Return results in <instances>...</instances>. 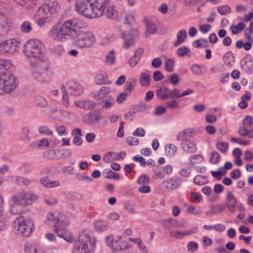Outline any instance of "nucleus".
<instances>
[{
  "instance_id": "obj_32",
  "label": "nucleus",
  "mask_w": 253,
  "mask_h": 253,
  "mask_svg": "<svg viewBox=\"0 0 253 253\" xmlns=\"http://www.w3.org/2000/svg\"><path fill=\"white\" fill-rule=\"evenodd\" d=\"M224 209V207L220 205L212 206L210 207L209 211L206 212V214L208 216L212 217L214 214H219Z\"/></svg>"
},
{
  "instance_id": "obj_6",
  "label": "nucleus",
  "mask_w": 253,
  "mask_h": 253,
  "mask_svg": "<svg viewBox=\"0 0 253 253\" xmlns=\"http://www.w3.org/2000/svg\"><path fill=\"white\" fill-rule=\"evenodd\" d=\"M38 198L37 195L33 192L22 190L12 195L11 200L16 205L25 207L31 205Z\"/></svg>"
},
{
  "instance_id": "obj_42",
  "label": "nucleus",
  "mask_w": 253,
  "mask_h": 253,
  "mask_svg": "<svg viewBox=\"0 0 253 253\" xmlns=\"http://www.w3.org/2000/svg\"><path fill=\"white\" fill-rule=\"evenodd\" d=\"M245 24L244 23L241 22L236 26L232 25L230 26V30H231L233 34L237 35L242 31L245 28Z\"/></svg>"
},
{
  "instance_id": "obj_39",
  "label": "nucleus",
  "mask_w": 253,
  "mask_h": 253,
  "mask_svg": "<svg viewBox=\"0 0 253 253\" xmlns=\"http://www.w3.org/2000/svg\"><path fill=\"white\" fill-rule=\"evenodd\" d=\"M158 98L165 100L169 98V88L168 87H165L159 88L156 92Z\"/></svg>"
},
{
  "instance_id": "obj_50",
  "label": "nucleus",
  "mask_w": 253,
  "mask_h": 253,
  "mask_svg": "<svg viewBox=\"0 0 253 253\" xmlns=\"http://www.w3.org/2000/svg\"><path fill=\"white\" fill-rule=\"evenodd\" d=\"M189 161L192 165L196 164H200L202 163L203 160V157L200 154L192 155L189 157Z\"/></svg>"
},
{
  "instance_id": "obj_48",
  "label": "nucleus",
  "mask_w": 253,
  "mask_h": 253,
  "mask_svg": "<svg viewBox=\"0 0 253 253\" xmlns=\"http://www.w3.org/2000/svg\"><path fill=\"white\" fill-rule=\"evenodd\" d=\"M193 180L194 183L198 185H203L208 182L207 177L201 175H196Z\"/></svg>"
},
{
  "instance_id": "obj_28",
  "label": "nucleus",
  "mask_w": 253,
  "mask_h": 253,
  "mask_svg": "<svg viewBox=\"0 0 253 253\" xmlns=\"http://www.w3.org/2000/svg\"><path fill=\"white\" fill-rule=\"evenodd\" d=\"M110 91V88L108 86L102 87L99 91H96L91 93L92 97L99 100L105 97Z\"/></svg>"
},
{
  "instance_id": "obj_8",
  "label": "nucleus",
  "mask_w": 253,
  "mask_h": 253,
  "mask_svg": "<svg viewBox=\"0 0 253 253\" xmlns=\"http://www.w3.org/2000/svg\"><path fill=\"white\" fill-rule=\"evenodd\" d=\"M95 42L94 35L90 32L79 31L73 40L74 45L82 49L91 47Z\"/></svg>"
},
{
  "instance_id": "obj_58",
  "label": "nucleus",
  "mask_w": 253,
  "mask_h": 253,
  "mask_svg": "<svg viewBox=\"0 0 253 253\" xmlns=\"http://www.w3.org/2000/svg\"><path fill=\"white\" fill-rule=\"evenodd\" d=\"M220 160V155L217 152L212 151L211 153L210 161L212 164H217Z\"/></svg>"
},
{
  "instance_id": "obj_24",
  "label": "nucleus",
  "mask_w": 253,
  "mask_h": 253,
  "mask_svg": "<svg viewBox=\"0 0 253 253\" xmlns=\"http://www.w3.org/2000/svg\"><path fill=\"white\" fill-rule=\"evenodd\" d=\"M11 179L12 182L21 186H28L32 183L31 179L21 175L12 176Z\"/></svg>"
},
{
  "instance_id": "obj_11",
  "label": "nucleus",
  "mask_w": 253,
  "mask_h": 253,
  "mask_svg": "<svg viewBox=\"0 0 253 253\" xmlns=\"http://www.w3.org/2000/svg\"><path fill=\"white\" fill-rule=\"evenodd\" d=\"M107 18L111 19H116L119 18V20L125 24H130L133 21V16L130 13L124 11L119 16V13L114 6H109L106 12Z\"/></svg>"
},
{
  "instance_id": "obj_4",
  "label": "nucleus",
  "mask_w": 253,
  "mask_h": 253,
  "mask_svg": "<svg viewBox=\"0 0 253 253\" xmlns=\"http://www.w3.org/2000/svg\"><path fill=\"white\" fill-rule=\"evenodd\" d=\"M44 45L42 42L37 39H30L24 45V54L29 59L43 61L44 59Z\"/></svg>"
},
{
  "instance_id": "obj_26",
  "label": "nucleus",
  "mask_w": 253,
  "mask_h": 253,
  "mask_svg": "<svg viewBox=\"0 0 253 253\" xmlns=\"http://www.w3.org/2000/svg\"><path fill=\"white\" fill-rule=\"evenodd\" d=\"M19 7L24 9H29L33 8L37 3L38 0H13Z\"/></svg>"
},
{
  "instance_id": "obj_56",
  "label": "nucleus",
  "mask_w": 253,
  "mask_h": 253,
  "mask_svg": "<svg viewBox=\"0 0 253 253\" xmlns=\"http://www.w3.org/2000/svg\"><path fill=\"white\" fill-rule=\"evenodd\" d=\"M45 202L48 205L53 206L56 204L57 201L56 198L50 195H46L44 198Z\"/></svg>"
},
{
  "instance_id": "obj_47",
  "label": "nucleus",
  "mask_w": 253,
  "mask_h": 253,
  "mask_svg": "<svg viewBox=\"0 0 253 253\" xmlns=\"http://www.w3.org/2000/svg\"><path fill=\"white\" fill-rule=\"evenodd\" d=\"M115 52L111 50L105 56V63L108 65H113L115 62Z\"/></svg>"
},
{
  "instance_id": "obj_44",
  "label": "nucleus",
  "mask_w": 253,
  "mask_h": 253,
  "mask_svg": "<svg viewBox=\"0 0 253 253\" xmlns=\"http://www.w3.org/2000/svg\"><path fill=\"white\" fill-rule=\"evenodd\" d=\"M21 30L24 33H30L33 30L32 23L28 21H24L21 25Z\"/></svg>"
},
{
  "instance_id": "obj_52",
  "label": "nucleus",
  "mask_w": 253,
  "mask_h": 253,
  "mask_svg": "<svg viewBox=\"0 0 253 253\" xmlns=\"http://www.w3.org/2000/svg\"><path fill=\"white\" fill-rule=\"evenodd\" d=\"M39 132L41 134L52 136L53 134L52 131L50 130L46 126H41L38 128Z\"/></svg>"
},
{
  "instance_id": "obj_3",
  "label": "nucleus",
  "mask_w": 253,
  "mask_h": 253,
  "mask_svg": "<svg viewBox=\"0 0 253 253\" xmlns=\"http://www.w3.org/2000/svg\"><path fill=\"white\" fill-rule=\"evenodd\" d=\"M96 240L92 233L84 230L80 233L79 239L74 244L73 253H93Z\"/></svg>"
},
{
  "instance_id": "obj_29",
  "label": "nucleus",
  "mask_w": 253,
  "mask_h": 253,
  "mask_svg": "<svg viewBox=\"0 0 253 253\" xmlns=\"http://www.w3.org/2000/svg\"><path fill=\"white\" fill-rule=\"evenodd\" d=\"M95 82L97 84H110L111 82L108 79L107 74L103 71L98 73L95 78Z\"/></svg>"
},
{
  "instance_id": "obj_16",
  "label": "nucleus",
  "mask_w": 253,
  "mask_h": 253,
  "mask_svg": "<svg viewBox=\"0 0 253 253\" xmlns=\"http://www.w3.org/2000/svg\"><path fill=\"white\" fill-rule=\"evenodd\" d=\"M102 119V114L97 110L90 111L83 118V121L89 125H94L99 123Z\"/></svg>"
},
{
  "instance_id": "obj_34",
  "label": "nucleus",
  "mask_w": 253,
  "mask_h": 253,
  "mask_svg": "<svg viewBox=\"0 0 253 253\" xmlns=\"http://www.w3.org/2000/svg\"><path fill=\"white\" fill-rule=\"evenodd\" d=\"M61 90L62 93V98L61 100V104L66 108L69 106V102L68 100V95L66 86L62 84L61 85Z\"/></svg>"
},
{
  "instance_id": "obj_2",
  "label": "nucleus",
  "mask_w": 253,
  "mask_h": 253,
  "mask_svg": "<svg viewBox=\"0 0 253 253\" xmlns=\"http://www.w3.org/2000/svg\"><path fill=\"white\" fill-rule=\"evenodd\" d=\"M14 68L10 60L0 59V94L9 93L14 90L18 84L15 76L9 71Z\"/></svg>"
},
{
  "instance_id": "obj_61",
  "label": "nucleus",
  "mask_w": 253,
  "mask_h": 253,
  "mask_svg": "<svg viewBox=\"0 0 253 253\" xmlns=\"http://www.w3.org/2000/svg\"><path fill=\"white\" fill-rule=\"evenodd\" d=\"M19 169L21 172L25 174L30 173L31 172L30 165L26 163L21 164L19 168Z\"/></svg>"
},
{
  "instance_id": "obj_41",
  "label": "nucleus",
  "mask_w": 253,
  "mask_h": 253,
  "mask_svg": "<svg viewBox=\"0 0 253 253\" xmlns=\"http://www.w3.org/2000/svg\"><path fill=\"white\" fill-rule=\"evenodd\" d=\"M223 58L224 63L227 65L231 66L234 63V56L233 54L230 51L226 52Z\"/></svg>"
},
{
  "instance_id": "obj_36",
  "label": "nucleus",
  "mask_w": 253,
  "mask_h": 253,
  "mask_svg": "<svg viewBox=\"0 0 253 253\" xmlns=\"http://www.w3.org/2000/svg\"><path fill=\"white\" fill-rule=\"evenodd\" d=\"M187 37V33L185 30H181L179 31L176 35V41L174 42V46H178L182 43Z\"/></svg>"
},
{
  "instance_id": "obj_46",
  "label": "nucleus",
  "mask_w": 253,
  "mask_h": 253,
  "mask_svg": "<svg viewBox=\"0 0 253 253\" xmlns=\"http://www.w3.org/2000/svg\"><path fill=\"white\" fill-rule=\"evenodd\" d=\"M35 102L37 106L41 108H46L48 106L46 99L42 96H38L36 98Z\"/></svg>"
},
{
  "instance_id": "obj_53",
  "label": "nucleus",
  "mask_w": 253,
  "mask_h": 253,
  "mask_svg": "<svg viewBox=\"0 0 253 253\" xmlns=\"http://www.w3.org/2000/svg\"><path fill=\"white\" fill-rule=\"evenodd\" d=\"M187 212L194 215H199L202 212V210L199 206H189L187 209Z\"/></svg>"
},
{
  "instance_id": "obj_54",
  "label": "nucleus",
  "mask_w": 253,
  "mask_h": 253,
  "mask_svg": "<svg viewBox=\"0 0 253 253\" xmlns=\"http://www.w3.org/2000/svg\"><path fill=\"white\" fill-rule=\"evenodd\" d=\"M217 149L222 153H226L228 148V144L227 142L219 141L216 144Z\"/></svg>"
},
{
  "instance_id": "obj_40",
  "label": "nucleus",
  "mask_w": 253,
  "mask_h": 253,
  "mask_svg": "<svg viewBox=\"0 0 253 253\" xmlns=\"http://www.w3.org/2000/svg\"><path fill=\"white\" fill-rule=\"evenodd\" d=\"M150 76L145 72L142 73L139 77V82L144 86H147L150 85Z\"/></svg>"
},
{
  "instance_id": "obj_10",
  "label": "nucleus",
  "mask_w": 253,
  "mask_h": 253,
  "mask_svg": "<svg viewBox=\"0 0 253 253\" xmlns=\"http://www.w3.org/2000/svg\"><path fill=\"white\" fill-rule=\"evenodd\" d=\"M76 10L77 12L87 18L91 19L97 17L90 0H77Z\"/></svg>"
},
{
  "instance_id": "obj_37",
  "label": "nucleus",
  "mask_w": 253,
  "mask_h": 253,
  "mask_svg": "<svg viewBox=\"0 0 253 253\" xmlns=\"http://www.w3.org/2000/svg\"><path fill=\"white\" fill-rule=\"evenodd\" d=\"M136 83V82L135 79L133 78L128 79L125 84L124 91L130 95Z\"/></svg>"
},
{
  "instance_id": "obj_20",
  "label": "nucleus",
  "mask_w": 253,
  "mask_h": 253,
  "mask_svg": "<svg viewBox=\"0 0 253 253\" xmlns=\"http://www.w3.org/2000/svg\"><path fill=\"white\" fill-rule=\"evenodd\" d=\"M180 147L186 153H193L196 152L197 147L194 142L190 139L181 140Z\"/></svg>"
},
{
  "instance_id": "obj_23",
  "label": "nucleus",
  "mask_w": 253,
  "mask_h": 253,
  "mask_svg": "<svg viewBox=\"0 0 253 253\" xmlns=\"http://www.w3.org/2000/svg\"><path fill=\"white\" fill-rule=\"evenodd\" d=\"M182 183V180L178 177L169 178L163 182L167 189L173 190L178 188Z\"/></svg>"
},
{
  "instance_id": "obj_38",
  "label": "nucleus",
  "mask_w": 253,
  "mask_h": 253,
  "mask_svg": "<svg viewBox=\"0 0 253 253\" xmlns=\"http://www.w3.org/2000/svg\"><path fill=\"white\" fill-rule=\"evenodd\" d=\"M177 150V147L172 144H168L165 146L166 155L170 158L173 157L175 155Z\"/></svg>"
},
{
  "instance_id": "obj_7",
  "label": "nucleus",
  "mask_w": 253,
  "mask_h": 253,
  "mask_svg": "<svg viewBox=\"0 0 253 253\" xmlns=\"http://www.w3.org/2000/svg\"><path fill=\"white\" fill-rule=\"evenodd\" d=\"M33 220L29 218H25L23 216L16 218L13 221V227L18 234L23 236L29 237L34 229Z\"/></svg>"
},
{
  "instance_id": "obj_31",
  "label": "nucleus",
  "mask_w": 253,
  "mask_h": 253,
  "mask_svg": "<svg viewBox=\"0 0 253 253\" xmlns=\"http://www.w3.org/2000/svg\"><path fill=\"white\" fill-rule=\"evenodd\" d=\"M146 23L145 36L148 37L150 34H155L157 30V26L156 22L148 19L145 20Z\"/></svg>"
},
{
  "instance_id": "obj_43",
  "label": "nucleus",
  "mask_w": 253,
  "mask_h": 253,
  "mask_svg": "<svg viewBox=\"0 0 253 253\" xmlns=\"http://www.w3.org/2000/svg\"><path fill=\"white\" fill-rule=\"evenodd\" d=\"M21 140L26 143H28L31 140L30 136V130L27 127H25L22 129Z\"/></svg>"
},
{
  "instance_id": "obj_64",
  "label": "nucleus",
  "mask_w": 253,
  "mask_h": 253,
  "mask_svg": "<svg viewBox=\"0 0 253 253\" xmlns=\"http://www.w3.org/2000/svg\"><path fill=\"white\" fill-rule=\"evenodd\" d=\"M253 124V118L252 116H247L243 120V126L249 127Z\"/></svg>"
},
{
  "instance_id": "obj_57",
  "label": "nucleus",
  "mask_w": 253,
  "mask_h": 253,
  "mask_svg": "<svg viewBox=\"0 0 253 253\" xmlns=\"http://www.w3.org/2000/svg\"><path fill=\"white\" fill-rule=\"evenodd\" d=\"M217 10L221 15H222L229 14L231 12V8L227 5H223L222 6H218L217 8Z\"/></svg>"
},
{
  "instance_id": "obj_18",
  "label": "nucleus",
  "mask_w": 253,
  "mask_h": 253,
  "mask_svg": "<svg viewBox=\"0 0 253 253\" xmlns=\"http://www.w3.org/2000/svg\"><path fill=\"white\" fill-rule=\"evenodd\" d=\"M109 2V0H93V2H92L94 10L97 17L103 15Z\"/></svg>"
},
{
  "instance_id": "obj_62",
  "label": "nucleus",
  "mask_w": 253,
  "mask_h": 253,
  "mask_svg": "<svg viewBox=\"0 0 253 253\" xmlns=\"http://www.w3.org/2000/svg\"><path fill=\"white\" fill-rule=\"evenodd\" d=\"M191 199L195 203H202L203 199L201 195L198 193L192 192L190 193Z\"/></svg>"
},
{
  "instance_id": "obj_63",
  "label": "nucleus",
  "mask_w": 253,
  "mask_h": 253,
  "mask_svg": "<svg viewBox=\"0 0 253 253\" xmlns=\"http://www.w3.org/2000/svg\"><path fill=\"white\" fill-rule=\"evenodd\" d=\"M150 181L149 178L146 175H142L137 179V182L139 185H148Z\"/></svg>"
},
{
  "instance_id": "obj_17",
  "label": "nucleus",
  "mask_w": 253,
  "mask_h": 253,
  "mask_svg": "<svg viewBox=\"0 0 253 253\" xmlns=\"http://www.w3.org/2000/svg\"><path fill=\"white\" fill-rule=\"evenodd\" d=\"M67 87L69 94L73 96H80L83 92L82 86L78 82L72 80L67 82Z\"/></svg>"
},
{
  "instance_id": "obj_45",
  "label": "nucleus",
  "mask_w": 253,
  "mask_h": 253,
  "mask_svg": "<svg viewBox=\"0 0 253 253\" xmlns=\"http://www.w3.org/2000/svg\"><path fill=\"white\" fill-rule=\"evenodd\" d=\"M104 175L107 178H113L118 180L120 178V175L118 173L112 171L110 169H106L103 172Z\"/></svg>"
},
{
  "instance_id": "obj_60",
  "label": "nucleus",
  "mask_w": 253,
  "mask_h": 253,
  "mask_svg": "<svg viewBox=\"0 0 253 253\" xmlns=\"http://www.w3.org/2000/svg\"><path fill=\"white\" fill-rule=\"evenodd\" d=\"M84 109L85 110H91L96 106V103L92 100H84Z\"/></svg>"
},
{
  "instance_id": "obj_14",
  "label": "nucleus",
  "mask_w": 253,
  "mask_h": 253,
  "mask_svg": "<svg viewBox=\"0 0 253 253\" xmlns=\"http://www.w3.org/2000/svg\"><path fill=\"white\" fill-rule=\"evenodd\" d=\"M106 242L113 250H123L127 248V243L120 236L114 238L112 236L107 237Z\"/></svg>"
},
{
  "instance_id": "obj_12",
  "label": "nucleus",
  "mask_w": 253,
  "mask_h": 253,
  "mask_svg": "<svg viewBox=\"0 0 253 253\" xmlns=\"http://www.w3.org/2000/svg\"><path fill=\"white\" fill-rule=\"evenodd\" d=\"M20 42L15 39L6 40L0 43V54L14 55L18 51Z\"/></svg>"
},
{
  "instance_id": "obj_55",
  "label": "nucleus",
  "mask_w": 253,
  "mask_h": 253,
  "mask_svg": "<svg viewBox=\"0 0 253 253\" xmlns=\"http://www.w3.org/2000/svg\"><path fill=\"white\" fill-rule=\"evenodd\" d=\"M44 158L50 160L57 159L56 151L54 150H49L44 152L43 154Z\"/></svg>"
},
{
  "instance_id": "obj_15",
  "label": "nucleus",
  "mask_w": 253,
  "mask_h": 253,
  "mask_svg": "<svg viewBox=\"0 0 253 253\" xmlns=\"http://www.w3.org/2000/svg\"><path fill=\"white\" fill-rule=\"evenodd\" d=\"M118 34L121 38L124 41L123 47L125 49H128L135 44L136 42V36L135 35L132 34H126L121 28L118 30Z\"/></svg>"
},
{
  "instance_id": "obj_13",
  "label": "nucleus",
  "mask_w": 253,
  "mask_h": 253,
  "mask_svg": "<svg viewBox=\"0 0 253 253\" xmlns=\"http://www.w3.org/2000/svg\"><path fill=\"white\" fill-rule=\"evenodd\" d=\"M60 6L57 1H50L44 3L40 7L37 11L39 16H47L49 14L56 13L60 9Z\"/></svg>"
},
{
  "instance_id": "obj_49",
  "label": "nucleus",
  "mask_w": 253,
  "mask_h": 253,
  "mask_svg": "<svg viewBox=\"0 0 253 253\" xmlns=\"http://www.w3.org/2000/svg\"><path fill=\"white\" fill-rule=\"evenodd\" d=\"M2 19L3 21V23L0 24V36L6 34L9 29V26L6 21V18L4 16H2Z\"/></svg>"
},
{
  "instance_id": "obj_27",
  "label": "nucleus",
  "mask_w": 253,
  "mask_h": 253,
  "mask_svg": "<svg viewBox=\"0 0 253 253\" xmlns=\"http://www.w3.org/2000/svg\"><path fill=\"white\" fill-rule=\"evenodd\" d=\"M195 134V132L193 129L186 128L181 131L178 134L176 137V140L178 141L189 139V137H193Z\"/></svg>"
},
{
  "instance_id": "obj_59",
  "label": "nucleus",
  "mask_w": 253,
  "mask_h": 253,
  "mask_svg": "<svg viewBox=\"0 0 253 253\" xmlns=\"http://www.w3.org/2000/svg\"><path fill=\"white\" fill-rule=\"evenodd\" d=\"M174 60L173 59H167L165 62V69L168 72L173 71Z\"/></svg>"
},
{
  "instance_id": "obj_5",
  "label": "nucleus",
  "mask_w": 253,
  "mask_h": 253,
  "mask_svg": "<svg viewBox=\"0 0 253 253\" xmlns=\"http://www.w3.org/2000/svg\"><path fill=\"white\" fill-rule=\"evenodd\" d=\"M33 67L31 76L34 80L40 84H47L53 79L54 72L48 65H37L35 63L31 62Z\"/></svg>"
},
{
  "instance_id": "obj_35",
  "label": "nucleus",
  "mask_w": 253,
  "mask_h": 253,
  "mask_svg": "<svg viewBox=\"0 0 253 253\" xmlns=\"http://www.w3.org/2000/svg\"><path fill=\"white\" fill-rule=\"evenodd\" d=\"M108 223L103 220H98L94 222L95 228L99 232L106 231L108 228Z\"/></svg>"
},
{
  "instance_id": "obj_9",
  "label": "nucleus",
  "mask_w": 253,
  "mask_h": 253,
  "mask_svg": "<svg viewBox=\"0 0 253 253\" xmlns=\"http://www.w3.org/2000/svg\"><path fill=\"white\" fill-rule=\"evenodd\" d=\"M62 213L56 211L49 212L46 215L45 223L53 226L56 233L65 230L68 225V223L62 219Z\"/></svg>"
},
{
  "instance_id": "obj_51",
  "label": "nucleus",
  "mask_w": 253,
  "mask_h": 253,
  "mask_svg": "<svg viewBox=\"0 0 253 253\" xmlns=\"http://www.w3.org/2000/svg\"><path fill=\"white\" fill-rule=\"evenodd\" d=\"M190 50L189 48L183 46L180 47L177 49L176 53L178 56L180 57H184L189 55Z\"/></svg>"
},
{
  "instance_id": "obj_19",
  "label": "nucleus",
  "mask_w": 253,
  "mask_h": 253,
  "mask_svg": "<svg viewBox=\"0 0 253 253\" xmlns=\"http://www.w3.org/2000/svg\"><path fill=\"white\" fill-rule=\"evenodd\" d=\"M240 65L243 70L249 74L253 72V60L251 55H247L245 58L241 60Z\"/></svg>"
},
{
  "instance_id": "obj_33",
  "label": "nucleus",
  "mask_w": 253,
  "mask_h": 253,
  "mask_svg": "<svg viewBox=\"0 0 253 253\" xmlns=\"http://www.w3.org/2000/svg\"><path fill=\"white\" fill-rule=\"evenodd\" d=\"M163 224L168 228H180L181 225L177 220L173 218L166 219L163 220Z\"/></svg>"
},
{
  "instance_id": "obj_1",
  "label": "nucleus",
  "mask_w": 253,
  "mask_h": 253,
  "mask_svg": "<svg viewBox=\"0 0 253 253\" xmlns=\"http://www.w3.org/2000/svg\"><path fill=\"white\" fill-rule=\"evenodd\" d=\"M86 26L79 17L66 20L62 24H56L49 32L50 38L56 42H64L75 32L77 29Z\"/></svg>"
},
{
  "instance_id": "obj_22",
  "label": "nucleus",
  "mask_w": 253,
  "mask_h": 253,
  "mask_svg": "<svg viewBox=\"0 0 253 253\" xmlns=\"http://www.w3.org/2000/svg\"><path fill=\"white\" fill-rule=\"evenodd\" d=\"M25 253H46L43 246L37 243L29 244L25 245Z\"/></svg>"
},
{
  "instance_id": "obj_30",
  "label": "nucleus",
  "mask_w": 253,
  "mask_h": 253,
  "mask_svg": "<svg viewBox=\"0 0 253 253\" xmlns=\"http://www.w3.org/2000/svg\"><path fill=\"white\" fill-rule=\"evenodd\" d=\"M40 183L43 187L47 188H54L60 185V182L59 181H50L47 176L42 177L40 179Z\"/></svg>"
},
{
  "instance_id": "obj_21",
  "label": "nucleus",
  "mask_w": 253,
  "mask_h": 253,
  "mask_svg": "<svg viewBox=\"0 0 253 253\" xmlns=\"http://www.w3.org/2000/svg\"><path fill=\"white\" fill-rule=\"evenodd\" d=\"M237 205V200L231 191H228L226 194V205L228 210L233 212L235 211Z\"/></svg>"
},
{
  "instance_id": "obj_25",
  "label": "nucleus",
  "mask_w": 253,
  "mask_h": 253,
  "mask_svg": "<svg viewBox=\"0 0 253 253\" xmlns=\"http://www.w3.org/2000/svg\"><path fill=\"white\" fill-rule=\"evenodd\" d=\"M3 202V197L0 194V231H4L9 225L7 220L2 217L4 209Z\"/></svg>"
}]
</instances>
